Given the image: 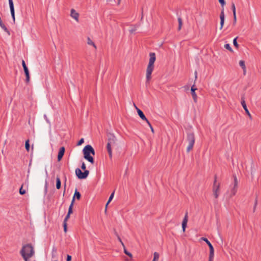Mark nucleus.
<instances>
[{
    "instance_id": "obj_1",
    "label": "nucleus",
    "mask_w": 261,
    "mask_h": 261,
    "mask_svg": "<svg viewBox=\"0 0 261 261\" xmlns=\"http://www.w3.org/2000/svg\"><path fill=\"white\" fill-rule=\"evenodd\" d=\"M155 54L154 53L149 54V60L146 69V80L149 81L151 79V75L154 69V63L155 61Z\"/></svg>"
},
{
    "instance_id": "obj_2",
    "label": "nucleus",
    "mask_w": 261,
    "mask_h": 261,
    "mask_svg": "<svg viewBox=\"0 0 261 261\" xmlns=\"http://www.w3.org/2000/svg\"><path fill=\"white\" fill-rule=\"evenodd\" d=\"M108 143L107 145V149L109 153V157L112 158V148L116 145V138L113 134L109 133L107 135Z\"/></svg>"
},
{
    "instance_id": "obj_3",
    "label": "nucleus",
    "mask_w": 261,
    "mask_h": 261,
    "mask_svg": "<svg viewBox=\"0 0 261 261\" xmlns=\"http://www.w3.org/2000/svg\"><path fill=\"white\" fill-rule=\"evenodd\" d=\"M84 158L90 163H94V159L90 154L95 155V151L91 145H87L83 150Z\"/></svg>"
},
{
    "instance_id": "obj_4",
    "label": "nucleus",
    "mask_w": 261,
    "mask_h": 261,
    "mask_svg": "<svg viewBox=\"0 0 261 261\" xmlns=\"http://www.w3.org/2000/svg\"><path fill=\"white\" fill-rule=\"evenodd\" d=\"M81 168L84 170V172H82L80 168H76L75 171V174L79 179H85L88 176L89 171L86 169V166L84 162L82 164Z\"/></svg>"
},
{
    "instance_id": "obj_5",
    "label": "nucleus",
    "mask_w": 261,
    "mask_h": 261,
    "mask_svg": "<svg viewBox=\"0 0 261 261\" xmlns=\"http://www.w3.org/2000/svg\"><path fill=\"white\" fill-rule=\"evenodd\" d=\"M34 253L35 251L33 246L29 244L23 246L20 251L21 255H24L25 256H32Z\"/></svg>"
},
{
    "instance_id": "obj_6",
    "label": "nucleus",
    "mask_w": 261,
    "mask_h": 261,
    "mask_svg": "<svg viewBox=\"0 0 261 261\" xmlns=\"http://www.w3.org/2000/svg\"><path fill=\"white\" fill-rule=\"evenodd\" d=\"M187 141L188 142L187 151L189 152L193 148L195 141V135L193 132L187 133Z\"/></svg>"
},
{
    "instance_id": "obj_7",
    "label": "nucleus",
    "mask_w": 261,
    "mask_h": 261,
    "mask_svg": "<svg viewBox=\"0 0 261 261\" xmlns=\"http://www.w3.org/2000/svg\"><path fill=\"white\" fill-rule=\"evenodd\" d=\"M216 182H217V177H216V176H215L214 182L213 184V194L216 199L218 198L219 195L220 194V184H218V185H217Z\"/></svg>"
},
{
    "instance_id": "obj_8",
    "label": "nucleus",
    "mask_w": 261,
    "mask_h": 261,
    "mask_svg": "<svg viewBox=\"0 0 261 261\" xmlns=\"http://www.w3.org/2000/svg\"><path fill=\"white\" fill-rule=\"evenodd\" d=\"M233 178H234V184L232 187H231V186H230V187H231L230 196H234L237 192L238 181L237 180V176L236 175L233 176Z\"/></svg>"
},
{
    "instance_id": "obj_9",
    "label": "nucleus",
    "mask_w": 261,
    "mask_h": 261,
    "mask_svg": "<svg viewBox=\"0 0 261 261\" xmlns=\"http://www.w3.org/2000/svg\"><path fill=\"white\" fill-rule=\"evenodd\" d=\"M22 65L24 71V73L26 76V82L28 83L30 81V74L28 68L27 67L25 63L23 60H22Z\"/></svg>"
},
{
    "instance_id": "obj_10",
    "label": "nucleus",
    "mask_w": 261,
    "mask_h": 261,
    "mask_svg": "<svg viewBox=\"0 0 261 261\" xmlns=\"http://www.w3.org/2000/svg\"><path fill=\"white\" fill-rule=\"evenodd\" d=\"M9 1V4L10 6V12L12 16V17L13 18V21L15 22V11H14V4L13 2V0H8Z\"/></svg>"
},
{
    "instance_id": "obj_11",
    "label": "nucleus",
    "mask_w": 261,
    "mask_h": 261,
    "mask_svg": "<svg viewBox=\"0 0 261 261\" xmlns=\"http://www.w3.org/2000/svg\"><path fill=\"white\" fill-rule=\"evenodd\" d=\"M70 16L74 19L76 21L79 22V14L73 9L71 10Z\"/></svg>"
},
{
    "instance_id": "obj_12",
    "label": "nucleus",
    "mask_w": 261,
    "mask_h": 261,
    "mask_svg": "<svg viewBox=\"0 0 261 261\" xmlns=\"http://www.w3.org/2000/svg\"><path fill=\"white\" fill-rule=\"evenodd\" d=\"M135 105V108H136L137 109V112H138V115L140 116V117L143 120H145L146 122H147L148 121H149L148 120V119L146 118V116H145V115L144 114V113H143V112L140 110L139 109V108H138L136 105L134 104Z\"/></svg>"
},
{
    "instance_id": "obj_13",
    "label": "nucleus",
    "mask_w": 261,
    "mask_h": 261,
    "mask_svg": "<svg viewBox=\"0 0 261 261\" xmlns=\"http://www.w3.org/2000/svg\"><path fill=\"white\" fill-rule=\"evenodd\" d=\"M188 221V213H186L182 222V229L184 232L185 231Z\"/></svg>"
},
{
    "instance_id": "obj_14",
    "label": "nucleus",
    "mask_w": 261,
    "mask_h": 261,
    "mask_svg": "<svg viewBox=\"0 0 261 261\" xmlns=\"http://www.w3.org/2000/svg\"><path fill=\"white\" fill-rule=\"evenodd\" d=\"M241 105H242L243 109H244L246 113L247 114V115L249 116V117L250 119H251V115L248 109H247L245 100L243 98H242Z\"/></svg>"
},
{
    "instance_id": "obj_15",
    "label": "nucleus",
    "mask_w": 261,
    "mask_h": 261,
    "mask_svg": "<svg viewBox=\"0 0 261 261\" xmlns=\"http://www.w3.org/2000/svg\"><path fill=\"white\" fill-rule=\"evenodd\" d=\"M220 29H222L225 21V14L224 12V9H223L221 12L220 15Z\"/></svg>"
},
{
    "instance_id": "obj_16",
    "label": "nucleus",
    "mask_w": 261,
    "mask_h": 261,
    "mask_svg": "<svg viewBox=\"0 0 261 261\" xmlns=\"http://www.w3.org/2000/svg\"><path fill=\"white\" fill-rule=\"evenodd\" d=\"M65 152V148L64 147H62L60 148V150L58 152V160L60 161L62 158H63L64 154Z\"/></svg>"
},
{
    "instance_id": "obj_17",
    "label": "nucleus",
    "mask_w": 261,
    "mask_h": 261,
    "mask_svg": "<svg viewBox=\"0 0 261 261\" xmlns=\"http://www.w3.org/2000/svg\"><path fill=\"white\" fill-rule=\"evenodd\" d=\"M196 90V88H194V85H193L192 87H191V94H192V97H193V98L194 99V100L195 101H196V99H197V95H196V94L195 93V90Z\"/></svg>"
},
{
    "instance_id": "obj_18",
    "label": "nucleus",
    "mask_w": 261,
    "mask_h": 261,
    "mask_svg": "<svg viewBox=\"0 0 261 261\" xmlns=\"http://www.w3.org/2000/svg\"><path fill=\"white\" fill-rule=\"evenodd\" d=\"M201 240L204 241L210 248V251L214 250V247L211 242L205 238H202Z\"/></svg>"
},
{
    "instance_id": "obj_19",
    "label": "nucleus",
    "mask_w": 261,
    "mask_h": 261,
    "mask_svg": "<svg viewBox=\"0 0 261 261\" xmlns=\"http://www.w3.org/2000/svg\"><path fill=\"white\" fill-rule=\"evenodd\" d=\"M0 27L2 28V29L4 30L5 32H6L9 35H10V32L8 30V29L7 28V27L5 26V25L3 23L2 20H0Z\"/></svg>"
},
{
    "instance_id": "obj_20",
    "label": "nucleus",
    "mask_w": 261,
    "mask_h": 261,
    "mask_svg": "<svg viewBox=\"0 0 261 261\" xmlns=\"http://www.w3.org/2000/svg\"><path fill=\"white\" fill-rule=\"evenodd\" d=\"M81 197V195L80 193L79 192H78L77 191V190L76 189L72 200H73V202H74L75 197L77 199H80Z\"/></svg>"
},
{
    "instance_id": "obj_21",
    "label": "nucleus",
    "mask_w": 261,
    "mask_h": 261,
    "mask_svg": "<svg viewBox=\"0 0 261 261\" xmlns=\"http://www.w3.org/2000/svg\"><path fill=\"white\" fill-rule=\"evenodd\" d=\"M87 44L89 45L92 46L95 50L97 49L96 45L89 37L87 38Z\"/></svg>"
},
{
    "instance_id": "obj_22",
    "label": "nucleus",
    "mask_w": 261,
    "mask_h": 261,
    "mask_svg": "<svg viewBox=\"0 0 261 261\" xmlns=\"http://www.w3.org/2000/svg\"><path fill=\"white\" fill-rule=\"evenodd\" d=\"M231 9L233 12V16L234 18H235V22L237 21V18H236V7L234 3H232L231 5Z\"/></svg>"
},
{
    "instance_id": "obj_23",
    "label": "nucleus",
    "mask_w": 261,
    "mask_h": 261,
    "mask_svg": "<svg viewBox=\"0 0 261 261\" xmlns=\"http://www.w3.org/2000/svg\"><path fill=\"white\" fill-rule=\"evenodd\" d=\"M61 186V182L59 177L57 176L56 178V188L57 189H60Z\"/></svg>"
},
{
    "instance_id": "obj_24",
    "label": "nucleus",
    "mask_w": 261,
    "mask_h": 261,
    "mask_svg": "<svg viewBox=\"0 0 261 261\" xmlns=\"http://www.w3.org/2000/svg\"><path fill=\"white\" fill-rule=\"evenodd\" d=\"M239 65L242 67V68L243 69L244 73L245 74V72H246V66H245V64L244 61H243V60L240 61Z\"/></svg>"
},
{
    "instance_id": "obj_25",
    "label": "nucleus",
    "mask_w": 261,
    "mask_h": 261,
    "mask_svg": "<svg viewBox=\"0 0 261 261\" xmlns=\"http://www.w3.org/2000/svg\"><path fill=\"white\" fill-rule=\"evenodd\" d=\"M214 257V250L210 251L208 261H213Z\"/></svg>"
},
{
    "instance_id": "obj_26",
    "label": "nucleus",
    "mask_w": 261,
    "mask_h": 261,
    "mask_svg": "<svg viewBox=\"0 0 261 261\" xmlns=\"http://www.w3.org/2000/svg\"><path fill=\"white\" fill-rule=\"evenodd\" d=\"M73 200H72L71 203L69 207L67 214L70 215L72 213V207L73 205Z\"/></svg>"
},
{
    "instance_id": "obj_27",
    "label": "nucleus",
    "mask_w": 261,
    "mask_h": 261,
    "mask_svg": "<svg viewBox=\"0 0 261 261\" xmlns=\"http://www.w3.org/2000/svg\"><path fill=\"white\" fill-rule=\"evenodd\" d=\"M178 30H180L181 28V26H182V19L180 17H178Z\"/></svg>"
},
{
    "instance_id": "obj_28",
    "label": "nucleus",
    "mask_w": 261,
    "mask_h": 261,
    "mask_svg": "<svg viewBox=\"0 0 261 261\" xmlns=\"http://www.w3.org/2000/svg\"><path fill=\"white\" fill-rule=\"evenodd\" d=\"M25 147L26 150L29 151L30 150V144H29V140H28L25 141Z\"/></svg>"
},
{
    "instance_id": "obj_29",
    "label": "nucleus",
    "mask_w": 261,
    "mask_h": 261,
    "mask_svg": "<svg viewBox=\"0 0 261 261\" xmlns=\"http://www.w3.org/2000/svg\"><path fill=\"white\" fill-rule=\"evenodd\" d=\"M114 192H113L111 194L110 196L109 197V198L108 201L107 203L106 206H107L108 205V204L109 203V202L112 200V199L114 197Z\"/></svg>"
},
{
    "instance_id": "obj_30",
    "label": "nucleus",
    "mask_w": 261,
    "mask_h": 261,
    "mask_svg": "<svg viewBox=\"0 0 261 261\" xmlns=\"http://www.w3.org/2000/svg\"><path fill=\"white\" fill-rule=\"evenodd\" d=\"M224 47H225V48L226 49L229 50L230 51H233L232 48H231V46H230V44H228V43L225 44Z\"/></svg>"
},
{
    "instance_id": "obj_31",
    "label": "nucleus",
    "mask_w": 261,
    "mask_h": 261,
    "mask_svg": "<svg viewBox=\"0 0 261 261\" xmlns=\"http://www.w3.org/2000/svg\"><path fill=\"white\" fill-rule=\"evenodd\" d=\"M237 38H238V37H236L235 38L233 39V44L234 45V46L235 47H236L237 48L238 47V44L237 43Z\"/></svg>"
},
{
    "instance_id": "obj_32",
    "label": "nucleus",
    "mask_w": 261,
    "mask_h": 261,
    "mask_svg": "<svg viewBox=\"0 0 261 261\" xmlns=\"http://www.w3.org/2000/svg\"><path fill=\"white\" fill-rule=\"evenodd\" d=\"M19 193L20 195H24L25 193V190L23 189L22 186L19 189Z\"/></svg>"
},
{
    "instance_id": "obj_33",
    "label": "nucleus",
    "mask_w": 261,
    "mask_h": 261,
    "mask_svg": "<svg viewBox=\"0 0 261 261\" xmlns=\"http://www.w3.org/2000/svg\"><path fill=\"white\" fill-rule=\"evenodd\" d=\"M124 249V252L125 253V254H126V255H127L128 256H129V257H132V254H131V253H130L129 252H128L125 248H123Z\"/></svg>"
},
{
    "instance_id": "obj_34",
    "label": "nucleus",
    "mask_w": 261,
    "mask_h": 261,
    "mask_svg": "<svg viewBox=\"0 0 261 261\" xmlns=\"http://www.w3.org/2000/svg\"><path fill=\"white\" fill-rule=\"evenodd\" d=\"M24 259V261H30L29 258L31 257L32 256H25L24 255H21Z\"/></svg>"
},
{
    "instance_id": "obj_35",
    "label": "nucleus",
    "mask_w": 261,
    "mask_h": 261,
    "mask_svg": "<svg viewBox=\"0 0 261 261\" xmlns=\"http://www.w3.org/2000/svg\"><path fill=\"white\" fill-rule=\"evenodd\" d=\"M84 142V139L83 138L81 139L77 143V145H82Z\"/></svg>"
},
{
    "instance_id": "obj_36",
    "label": "nucleus",
    "mask_w": 261,
    "mask_h": 261,
    "mask_svg": "<svg viewBox=\"0 0 261 261\" xmlns=\"http://www.w3.org/2000/svg\"><path fill=\"white\" fill-rule=\"evenodd\" d=\"M219 2L220 3L221 5L223 7L225 5V0H218Z\"/></svg>"
},
{
    "instance_id": "obj_37",
    "label": "nucleus",
    "mask_w": 261,
    "mask_h": 261,
    "mask_svg": "<svg viewBox=\"0 0 261 261\" xmlns=\"http://www.w3.org/2000/svg\"><path fill=\"white\" fill-rule=\"evenodd\" d=\"M147 123L148 124L149 126L150 127V129L151 130V132L153 133H154V129H153V127L152 126L151 124H150V123L149 122V121H148L147 122Z\"/></svg>"
},
{
    "instance_id": "obj_38",
    "label": "nucleus",
    "mask_w": 261,
    "mask_h": 261,
    "mask_svg": "<svg viewBox=\"0 0 261 261\" xmlns=\"http://www.w3.org/2000/svg\"><path fill=\"white\" fill-rule=\"evenodd\" d=\"M63 226H64V231L66 232L67 231V223H66V222H64Z\"/></svg>"
},
{
    "instance_id": "obj_39",
    "label": "nucleus",
    "mask_w": 261,
    "mask_h": 261,
    "mask_svg": "<svg viewBox=\"0 0 261 261\" xmlns=\"http://www.w3.org/2000/svg\"><path fill=\"white\" fill-rule=\"evenodd\" d=\"M69 217H70V215L67 214L64 220V222H66V221L69 218Z\"/></svg>"
},
{
    "instance_id": "obj_40",
    "label": "nucleus",
    "mask_w": 261,
    "mask_h": 261,
    "mask_svg": "<svg viewBox=\"0 0 261 261\" xmlns=\"http://www.w3.org/2000/svg\"><path fill=\"white\" fill-rule=\"evenodd\" d=\"M71 256L70 255H67L66 260L67 261H71Z\"/></svg>"
},
{
    "instance_id": "obj_41",
    "label": "nucleus",
    "mask_w": 261,
    "mask_h": 261,
    "mask_svg": "<svg viewBox=\"0 0 261 261\" xmlns=\"http://www.w3.org/2000/svg\"><path fill=\"white\" fill-rule=\"evenodd\" d=\"M115 234H116V236L117 237V239H118V241H119L120 242H121V241H122V240H121V239L120 237L119 236V235L118 234V233H117V232H115Z\"/></svg>"
},
{
    "instance_id": "obj_42",
    "label": "nucleus",
    "mask_w": 261,
    "mask_h": 261,
    "mask_svg": "<svg viewBox=\"0 0 261 261\" xmlns=\"http://www.w3.org/2000/svg\"><path fill=\"white\" fill-rule=\"evenodd\" d=\"M156 257H158V254H157V253H156V252H155V253H154V259H153V260H154H154L155 259Z\"/></svg>"
},
{
    "instance_id": "obj_43",
    "label": "nucleus",
    "mask_w": 261,
    "mask_h": 261,
    "mask_svg": "<svg viewBox=\"0 0 261 261\" xmlns=\"http://www.w3.org/2000/svg\"><path fill=\"white\" fill-rule=\"evenodd\" d=\"M44 118H45V119L46 120V121L48 123H49V120H48V119H47V116H46V115H44Z\"/></svg>"
},
{
    "instance_id": "obj_44",
    "label": "nucleus",
    "mask_w": 261,
    "mask_h": 261,
    "mask_svg": "<svg viewBox=\"0 0 261 261\" xmlns=\"http://www.w3.org/2000/svg\"><path fill=\"white\" fill-rule=\"evenodd\" d=\"M120 243H121V244L123 246V248H125V245H124V243H123L122 241H121V242H120Z\"/></svg>"
},
{
    "instance_id": "obj_45",
    "label": "nucleus",
    "mask_w": 261,
    "mask_h": 261,
    "mask_svg": "<svg viewBox=\"0 0 261 261\" xmlns=\"http://www.w3.org/2000/svg\"><path fill=\"white\" fill-rule=\"evenodd\" d=\"M120 243H121V244L123 246V248H125V245H124V243H123L122 241H121V242H120Z\"/></svg>"
},
{
    "instance_id": "obj_46",
    "label": "nucleus",
    "mask_w": 261,
    "mask_h": 261,
    "mask_svg": "<svg viewBox=\"0 0 261 261\" xmlns=\"http://www.w3.org/2000/svg\"><path fill=\"white\" fill-rule=\"evenodd\" d=\"M256 205H257V199H255V203H254V208H255V207L256 206Z\"/></svg>"
},
{
    "instance_id": "obj_47",
    "label": "nucleus",
    "mask_w": 261,
    "mask_h": 261,
    "mask_svg": "<svg viewBox=\"0 0 261 261\" xmlns=\"http://www.w3.org/2000/svg\"><path fill=\"white\" fill-rule=\"evenodd\" d=\"M57 251V249H56L55 247H53V252H56Z\"/></svg>"
},
{
    "instance_id": "obj_48",
    "label": "nucleus",
    "mask_w": 261,
    "mask_h": 261,
    "mask_svg": "<svg viewBox=\"0 0 261 261\" xmlns=\"http://www.w3.org/2000/svg\"><path fill=\"white\" fill-rule=\"evenodd\" d=\"M197 71H195V78L196 79L197 78Z\"/></svg>"
},
{
    "instance_id": "obj_49",
    "label": "nucleus",
    "mask_w": 261,
    "mask_h": 261,
    "mask_svg": "<svg viewBox=\"0 0 261 261\" xmlns=\"http://www.w3.org/2000/svg\"><path fill=\"white\" fill-rule=\"evenodd\" d=\"M65 188H66V185H65V186H64V189H65ZM65 190H64V193H63V195H64V194H65Z\"/></svg>"
},
{
    "instance_id": "obj_50",
    "label": "nucleus",
    "mask_w": 261,
    "mask_h": 261,
    "mask_svg": "<svg viewBox=\"0 0 261 261\" xmlns=\"http://www.w3.org/2000/svg\"><path fill=\"white\" fill-rule=\"evenodd\" d=\"M134 31H135V30H130V32L131 33H133Z\"/></svg>"
},
{
    "instance_id": "obj_51",
    "label": "nucleus",
    "mask_w": 261,
    "mask_h": 261,
    "mask_svg": "<svg viewBox=\"0 0 261 261\" xmlns=\"http://www.w3.org/2000/svg\"><path fill=\"white\" fill-rule=\"evenodd\" d=\"M233 22L234 23H236V22H235V18H233Z\"/></svg>"
},
{
    "instance_id": "obj_52",
    "label": "nucleus",
    "mask_w": 261,
    "mask_h": 261,
    "mask_svg": "<svg viewBox=\"0 0 261 261\" xmlns=\"http://www.w3.org/2000/svg\"><path fill=\"white\" fill-rule=\"evenodd\" d=\"M118 4H119L120 3L121 0H118Z\"/></svg>"
},
{
    "instance_id": "obj_53",
    "label": "nucleus",
    "mask_w": 261,
    "mask_h": 261,
    "mask_svg": "<svg viewBox=\"0 0 261 261\" xmlns=\"http://www.w3.org/2000/svg\"><path fill=\"white\" fill-rule=\"evenodd\" d=\"M34 261H35V260H34Z\"/></svg>"
},
{
    "instance_id": "obj_54",
    "label": "nucleus",
    "mask_w": 261,
    "mask_h": 261,
    "mask_svg": "<svg viewBox=\"0 0 261 261\" xmlns=\"http://www.w3.org/2000/svg\"><path fill=\"white\" fill-rule=\"evenodd\" d=\"M153 261H154V260H153Z\"/></svg>"
}]
</instances>
